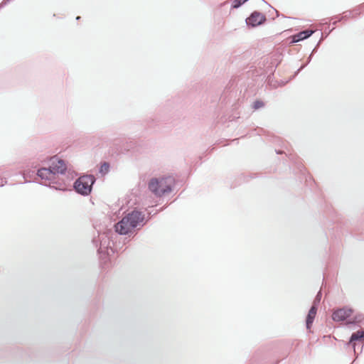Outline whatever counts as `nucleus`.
Returning <instances> with one entry per match:
<instances>
[{
	"label": "nucleus",
	"mask_w": 364,
	"mask_h": 364,
	"mask_svg": "<svg viewBox=\"0 0 364 364\" xmlns=\"http://www.w3.org/2000/svg\"><path fill=\"white\" fill-rule=\"evenodd\" d=\"M66 166L63 160L53 158L48 168H41L38 171V176L45 186L53 187L54 184L61 186L60 176L65 173Z\"/></svg>",
	"instance_id": "nucleus-1"
},
{
	"label": "nucleus",
	"mask_w": 364,
	"mask_h": 364,
	"mask_svg": "<svg viewBox=\"0 0 364 364\" xmlns=\"http://www.w3.org/2000/svg\"><path fill=\"white\" fill-rule=\"evenodd\" d=\"M146 223L145 215L138 210L127 213L115 225V231L120 235H128L135 230L141 229Z\"/></svg>",
	"instance_id": "nucleus-2"
},
{
	"label": "nucleus",
	"mask_w": 364,
	"mask_h": 364,
	"mask_svg": "<svg viewBox=\"0 0 364 364\" xmlns=\"http://www.w3.org/2000/svg\"><path fill=\"white\" fill-rule=\"evenodd\" d=\"M174 178L171 176L152 178L148 183L149 191L156 197H162L172 191Z\"/></svg>",
	"instance_id": "nucleus-3"
},
{
	"label": "nucleus",
	"mask_w": 364,
	"mask_h": 364,
	"mask_svg": "<svg viewBox=\"0 0 364 364\" xmlns=\"http://www.w3.org/2000/svg\"><path fill=\"white\" fill-rule=\"evenodd\" d=\"M95 181L92 175H84L79 177L74 183L75 191L82 196H88Z\"/></svg>",
	"instance_id": "nucleus-4"
},
{
	"label": "nucleus",
	"mask_w": 364,
	"mask_h": 364,
	"mask_svg": "<svg viewBox=\"0 0 364 364\" xmlns=\"http://www.w3.org/2000/svg\"><path fill=\"white\" fill-rule=\"evenodd\" d=\"M321 296H322L321 291H319L317 293V294L313 301V304L307 314V316L306 318V328L309 331H311V328L312 326L313 322L316 317L318 306L321 299Z\"/></svg>",
	"instance_id": "nucleus-5"
},
{
	"label": "nucleus",
	"mask_w": 364,
	"mask_h": 364,
	"mask_svg": "<svg viewBox=\"0 0 364 364\" xmlns=\"http://www.w3.org/2000/svg\"><path fill=\"white\" fill-rule=\"evenodd\" d=\"M364 341V330H359L351 334L349 341L346 343V346H351L354 353H356V347L358 343H363Z\"/></svg>",
	"instance_id": "nucleus-6"
},
{
	"label": "nucleus",
	"mask_w": 364,
	"mask_h": 364,
	"mask_svg": "<svg viewBox=\"0 0 364 364\" xmlns=\"http://www.w3.org/2000/svg\"><path fill=\"white\" fill-rule=\"evenodd\" d=\"M353 310L349 308H342L336 310L332 315V318L335 321H343L351 316Z\"/></svg>",
	"instance_id": "nucleus-7"
},
{
	"label": "nucleus",
	"mask_w": 364,
	"mask_h": 364,
	"mask_svg": "<svg viewBox=\"0 0 364 364\" xmlns=\"http://www.w3.org/2000/svg\"><path fill=\"white\" fill-rule=\"evenodd\" d=\"M265 20L266 18L262 13L255 11L246 19V23L248 26L255 27L262 24Z\"/></svg>",
	"instance_id": "nucleus-8"
},
{
	"label": "nucleus",
	"mask_w": 364,
	"mask_h": 364,
	"mask_svg": "<svg viewBox=\"0 0 364 364\" xmlns=\"http://www.w3.org/2000/svg\"><path fill=\"white\" fill-rule=\"evenodd\" d=\"M100 247L99 251L103 252L110 247V240L109 237L105 233L100 235Z\"/></svg>",
	"instance_id": "nucleus-9"
},
{
	"label": "nucleus",
	"mask_w": 364,
	"mask_h": 364,
	"mask_svg": "<svg viewBox=\"0 0 364 364\" xmlns=\"http://www.w3.org/2000/svg\"><path fill=\"white\" fill-rule=\"evenodd\" d=\"M314 32L315 31L312 29H306L304 31L297 32V42L309 38Z\"/></svg>",
	"instance_id": "nucleus-10"
},
{
	"label": "nucleus",
	"mask_w": 364,
	"mask_h": 364,
	"mask_svg": "<svg viewBox=\"0 0 364 364\" xmlns=\"http://www.w3.org/2000/svg\"><path fill=\"white\" fill-rule=\"evenodd\" d=\"M319 43H320V41L318 43L317 46H316L314 48V49L313 50V51H312L311 54V55H309V57L308 58V60H307L306 63L305 64L302 65L301 66V68H300L297 69V75L299 74V73L300 72V70H302L304 68H305V67H306V66L309 63V62H310V61H311V60L312 55H313L315 52H316V50H317V48H318V45H319Z\"/></svg>",
	"instance_id": "nucleus-11"
},
{
	"label": "nucleus",
	"mask_w": 364,
	"mask_h": 364,
	"mask_svg": "<svg viewBox=\"0 0 364 364\" xmlns=\"http://www.w3.org/2000/svg\"><path fill=\"white\" fill-rule=\"evenodd\" d=\"M109 164L105 162L103 163L101 166H100V173L102 174H106L107 173H108L109 171Z\"/></svg>",
	"instance_id": "nucleus-12"
},
{
	"label": "nucleus",
	"mask_w": 364,
	"mask_h": 364,
	"mask_svg": "<svg viewBox=\"0 0 364 364\" xmlns=\"http://www.w3.org/2000/svg\"><path fill=\"white\" fill-rule=\"evenodd\" d=\"M247 0H235L232 7L235 9L239 8L242 4L246 2Z\"/></svg>",
	"instance_id": "nucleus-13"
},
{
	"label": "nucleus",
	"mask_w": 364,
	"mask_h": 364,
	"mask_svg": "<svg viewBox=\"0 0 364 364\" xmlns=\"http://www.w3.org/2000/svg\"><path fill=\"white\" fill-rule=\"evenodd\" d=\"M364 319V316L363 315H358L355 316L353 321L349 322V323H357L361 322Z\"/></svg>",
	"instance_id": "nucleus-14"
},
{
	"label": "nucleus",
	"mask_w": 364,
	"mask_h": 364,
	"mask_svg": "<svg viewBox=\"0 0 364 364\" xmlns=\"http://www.w3.org/2000/svg\"><path fill=\"white\" fill-rule=\"evenodd\" d=\"M264 107V103L262 101H256L254 102V105H253V108L255 109H259L261 107Z\"/></svg>",
	"instance_id": "nucleus-15"
},
{
	"label": "nucleus",
	"mask_w": 364,
	"mask_h": 364,
	"mask_svg": "<svg viewBox=\"0 0 364 364\" xmlns=\"http://www.w3.org/2000/svg\"><path fill=\"white\" fill-rule=\"evenodd\" d=\"M363 343H358L357 347H356V353H354L356 357L359 353H360L363 350Z\"/></svg>",
	"instance_id": "nucleus-16"
},
{
	"label": "nucleus",
	"mask_w": 364,
	"mask_h": 364,
	"mask_svg": "<svg viewBox=\"0 0 364 364\" xmlns=\"http://www.w3.org/2000/svg\"><path fill=\"white\" fill-rule=\"evenodd\" d=\"M296 43V35H293L291 36V41H290V43Z\"/></svg>",
	"instance_id": "nucleus-17"
},
{
	"label": "nucleus",
	"mask_w": 364,
	"mask_h": 364,
	"mask_svg": "<svg viewBox=\"0 0 364 364\" xmlns=\"http://www.w3.org/2000/svg\"><path fill=\"white\" fill-rule=\"evenodd\" d=\"M55 189L63 190V188L60 187H55Z\"/></svg>",
	"instance_id": "nucleus-18"
}]
</instances>
